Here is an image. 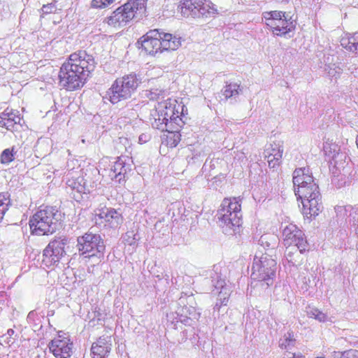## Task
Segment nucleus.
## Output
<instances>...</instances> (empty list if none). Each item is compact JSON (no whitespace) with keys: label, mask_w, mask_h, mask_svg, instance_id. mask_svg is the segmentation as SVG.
I'll return each mask as SVG.
<instances>
[{"label":"nucleus","mask_w":358,"mask_h":358,"mask_svg":"<svg viewBox=\"0 0 358 358\" xmlns=\"http://www.w3.org/2000/svg\"><path fill=\"white\" fill-rule=\"evenodd\" d=\"M132 160L127 156H120L117 157L114 165L111 168L110 176L115 178L119 182L124 180L127 175L132 171Z\"/></svg>","instance_id":"dca6fc26"},{"label":"nucleus","mask_w":358,"mask_h":358,"mask_svg":"<svg viewBox=\"0 0 358 358\" xmlns=\"http://www.w3.org/2000/svg\"><path fill=\"white\" fill-rule=\"evenodd\" d=\"M266 24L272 29L275 34L280 36H285L295 28L292 17H289L287 14L281 17L280 20L266 22Z\"/></svg>","instance_id":"a211bd4d"},{"label":"nucleus","mask_w":358,"mask_h":358,"mask_svg":"<svg viewBox=\"0 0 358 358\" xmlns=\"http://www.w3.org/2000/svg\"><path fill=\"white\" fill-rule=\"evenodd\" d=\"M258 243L264 249L272 251L278 245V237L274 234H266L259 238Z\"/></svg>","instance_id":"c85d7f7f"},{"label":"nucleus","mask_w":358,"mask_h":358,"mask_svg":"<svg viewBox=\"0 0 358 358\" xmlns=\"http://www.w3.org/2000/svg\"><path fill=\"white\" fill-rule=\"evenodd\" d=\"M295 343V338L292 331H289L284 335V339L280 343V347L282 349H289L293 347Z\"/></svg>","instance_id":"c9c22d12"},{"label":"nucleus","mask_w":358,"mask_h":358,"mask_svg":"<svg viewBox=\"0 0 358 358\" xmlns=\"http://www.w3.org/2000/svg\"><path fill=\"white\" fill-rule=\"evenodd\" d=\"M139 239V236L134 231H127L123 237L124 242L129 245H135Z\"/></svg>","instance_id":"a19ab883"},{"label":"nucleus","mask_w":358,"mask_h":358,"mask_svg":"<svg viewBox=\"0 0 358 358\" xmlns=\"http://www.w3.org/2000/svg\"><path fill=\"white\" fill-rule=\"evenodd\" d=\"M341 45L347 50L358 54V32L343 37L341 39Z\"/></svg>","instance_id":"cd10ccee"},{"label":"nucleus","mask_w":358,"mask_h":358,"mask_svg":"<svg viewBox=\"0 0 358 358\" xmlns=\"http://www.w3.org/2000/svg\"><path fill=\"white\" fill-rule=\"evenodd\" d=\"M15 153L16 152L14 151V147L5 149L0 155L1 163L3 164H8L15 159Z\"/></svg>","instance_id":"72a5a7b5"},{"label":"nucleus","mask_w":358,"mask_h":358,"mask_svg":"<svg viewBox=\"0 0 358 358\" xmlns=\"http://www.w3.org/2000/svg\"><path fill=\"white\" fill-rule=\"evenodd\" d=\"M286 249L285 250V257L287 262L292 264L293 266L295 265L299 261L296 259L299 254H301L298 248V244L293 245H285Z\"/></svg>","instance_id":"c756f323"},{"label":"nucleus","mask_w":358,"mask_h":358,"mask_svg":"<svg viewBox=\"0 0 358 358\" xmlns=\"http://www.w3.org/2000/svg\"><path fill=\"white\" fill-rule=\"evenodd\" d=\"M36 317H38L37 313L35 310L30 311L27 315V321L29 323H34V326H37L38 324L36 323ZM39 318H37V320Z\"/></svg>","instance_id":"c03bdc74"},{"label":"nucleus","mask_w":358,"mask_h":358,"mask_svg":"<svg viewBox=\"0 0 358 358\" xmlns=\"http://www.w3.org/2000/svg\"><path fill=\"white\" fill-rule=\"evenodd\" d=\"M150 115V124L153 128L162 131H172L176 128L172 127V123H168L166 120H164L163 116L160 115V110L158 108L152 110Z\"/></svg>","instance_id":"aec40b11"},{"label":"nucleus","mask_w":358,"mask_h":358,"mask_svg":"<svg viewBox=\"0 0 358 358\" xmlns=\"http://www.w3.org/2000/svg\"><path fill=\"white\" fill-rule=\"evenodd\" d=\"M164 91L159 89H151L149 91H146V96L150 100H157L159 96L162 95Z\"/></svg>","instance_id":"79ce46f5"},{"label":"nucleus","mask_w":358,"mask_h":358,"mask_svg":"<svg viewBox=\"0 0 358 358\" xmlns=\"http://www.w3.org/2000/svg\"><path fill=\"white\" fill-rule=\"evenodd\" d=\"M209 276L211 279L213 286L216 289H220L218 293L217 301H221V305L226 306L231 294V288L222 278L220 268L215 265L213 268L209 271Z\"/></svg>","instance_id":"f8f14e48"},{"label":"nucleus","mask_w":358,"mask_h":358,"mask_svg":"<svg viewBox=\"0 0 358 358\" xmlns=\"http://www.w3.org/2000/svg\"><path fill=\"white\" fill-rule=\"evenodd\" d=\"M356 143H357V148H358V134H357V138H356Z\"/></svg>","instance_id":"864d4df0"},{"label":"nucleus","mask_w":358,"mask_h":358,"mask_svg":"<svg viewBox=\"0 0 358 358\" xmlns=\"http://www.w3.org/2000/svg\"><path fill=\"white\" fill-rule=\"evenodd\" d=\"M175 127L176 128L172 131H166L171 134L169 138L171 147H176L180 141L181 135L179 132V127H181V124H180V126H176Z\"/></svg>","instance_id":"e433bc0d"},{"label":"nucleus","mask_w":358,"mask_h":358,"mask_svg":"<svg viewBox=\"0 0 358 358\" xmlns=\"http://www.w3.org/2000/svg\"><path fill=\"white\" fill-rule=\"evenodd\" d=\"M160 34L163 51L176 50L181 45L180 38L169 33L160 32Z\"/></svg>","instance_id":"393cba45"},{"label":"nucleus","mask_w":358,"mask_h":358,"mask_svg":"<svg viewBox=\"0 0 358 358\" xmlns=\"http://www.w3.org/2000/svg\"><path fill=\"white\" fill-rule=\"evenodd\" d=\"M277 269V263L271 255L265 253L261 257L255 256L251 279L260 283V286L268 288L273 283Z\"/></svg>","instance_id":"423d86ee"},{"label":"nucleus","mask_w":358,"mask_h":358,"mask_svg":"<svg viewBox=\"0 0 358 358\" xmlns=\"http://www.w3.org/2000/svg\"><path fill=\"white\" fill-rule=\"evenodd\" d=\"M286 15L285 12L279 11V10H273L270 12H265L264 13V17L266 20V22H272V21H278L280 20L284 15Z\"/></svg>","instance_id":"4c0bfd02"},{"label":"nucleus","mask_w":358,"mask_h":358,"mask_svg":"<svg viewBox=\"0 0 358 358\" xmlns=\"http://www.w3.org/2000/svg\"><path fill=\"white\" fill-rule=\"evenodd\" d=\"M217 13V9L215 8L210 7L209 4L203 3L202 1L201 5L199 6L196 11H194V17H208L211 15Z\"/></svg>","instance_id":"7c9ffc66"},{"label":"nucleus","mask_w":358,"mask_h":358,"mask_svg":"<svg viewBox=\"0 0 358 358\" xmlns=\"http://www.w3.org/2000/svg\"><path fill=\"white\" fill-rule=\"evenodd\" d=\"M111 350L110 346H96L92 345L93 358H106V356Z\"/></svg>","instance_id":"473e14b6"},{"label":"nucleus","mask_w":358,"mask_h":358,"mask_svg":"<svg viewBox=\"0 0 358 358\" xmlns=\"http://www.w3.org/2000/svg\"><path fill=\"white\" fill-rule=\"evenodd\" d=\"M10 195L8 192L0 194V222L10 205Z\"/></svg>","instance_id":"2f4dec72"},{"label":"nucleus","mask_w":358,"mask_h":358,"mask_svg":"<svg viewBox=\"0 0 358 358\" xmlns=\"http://www.w3.org/2000/svg\"><path fill=\"white\" fill-rule=\"evenodd\" d=\"M161 34L158 29L150 30L141 37L138 43L141 44L142 48L149 55H155L159 51L162 52Z\"/></svg>","instance_id":"4468645a"},{"label":"nucleus","mask_w":358,"mask_h":358,"mask_svg":"<svg viewBox=\"0 0 358 358\" xmlns=\"http://www.w3.org/2000/svg\"><path fill=\"white\" fill-rule=\"evenodd\" d=\"M295 194L301 200L306 216H316L323 208L322 195L318 185L305 168L296 169L293 173Z\"/></svg>","instance_id":"f03ea898"},{"label":"nucleus","mask_w":358,"mask_h":358,"mask_svg":"<svg viewBox=\"0 0 358 358\" xmlns=\"http://www.w3.org/2000/svg\"><path fill=\"white\" fill-rule=\"evenodd\" d=\"M221 301L220 302H217L214 306V310H220V308L221 307Z\"/></svg>","instance_id":"603ef678"},{"label":"nucleus","mask_w":358,"mask_h":358,"mask_svg":"<svg viewBox=\"0 0 358 358\" xmlns=\"http://www.w3.org/2000/svg\"><path fill=\"white\" fill-rule=\"evenodd\" d=\"M344 358H358V350L350 349L345 350Z\"/></svg>","instance_id":"a18cd8bd"},{"label":"nucleus","mask_w":358,"mask_h":358,"mask_svg":"<svg viewBox=\"0 0 358 358\" xmlns=\"http://www.w3.org/2000/svg\"><path fill=\"white\" fill-rule=\"evenodd\" d=\"M60 213L54 207L46 206L38 210L29 220L32 234L49 235L56 231L59 227Z\"/></svg>","instance_id":"20e7f679"},{"label":"nucleus","mask_w":358,"mask_h":358,"mask_svg":"<svg viewBox=\"0 0 358 358\" xmlns=\"http://www.w3.org/2000/svg\"><path fill=\"white\" fill-rule=\"evenodd\" d=\"M95 68L94 57L84 50L71 54L60 68L59 85L67 90H75L84 85Z\"/></svg>","instance_id":"f257e3e1"},{"label":"nucleus","mask_w":358,"mask_h":358,"mask_svg":"<svg viewBox=\"0 0 358 358\" xmlns=\"http://www.w3.org/2000/svg\"><path fill=\"white\" fill-rule=\"evenodd\" d=\"M348 342L351 345L358 348V339L356 337H350Z\"/></svg>","instance_id":"8fccbe9b"},{"label":"nucleus","mask_w":358,"mask_h":358,"mask_svg":"<svg viewBox=\"0 0 358 358\" xmlns=\"http://www.w3.org/2000/svg\"><path fill=\"white\" fill-rule=\"evenodd\" d=\"M20 117L16 115L12 109L6 108L0 113V124L8 130H11L14 125L20 123Z\"/></svg>","instance_id":"5701e85b"},{"label":"nucleus","mask_w":358,"mask_h":358,"mask_svg":"<svg viewBox=\"0 0 358 358\" xmlns=\"http://www.w3.org/2000/svg\"><path fill=\"white\" fill-rule=\"evenodd\" d=\"M107 338H102V337H100L97 341L96 343H94L92 344V345H96V346H110L111 347V344L110 343H108V341H107Z\"/></svg>","instance_id":"49530a36"},{"label":"nucleus","mask_w":358,"mask_h":358,"mask_svg":"<svg viewBox=\"0 0 358 358\" xmlns=\"http://www.w3.org/2000/svg\"><path fill=\"white\" fill-rule=\"evenodd\" d=\"M76 248L79 255L84 258L101 259L104 255L106 245L100 234L87 232L77 238Z\"/></svg>","instance_id":"6e6552de"},{"label":"nucleus","mask_w":358,"mask_h":358,"mask_svg":"<svg viewBox=\"0 0 358 358\" xmlns=\"http://www.w3.org/2000/svg\"><path fill=\"white\" fill-rule=\"evenodd\" d=\"M283 358H304L301 354L292 353L287 352L284 354Z\"/></svg>","instance_id":"de8ad7c7"},{"label":"nucleus","mask_w":358,"mask_h":358,"mask_svg":"<svg viewBox=\"0 0 358 358\" xmlns=\"http://www.w3.org/2000/svg\"><path fill=\"white\" fill-rule=\"evenodd\" d=\"M307 314L310 317H313L320 322H325L327 317L326 314L313 308L308 310Z\"/></svg>","instance_id":"ea45409f"},{"label":"nucleus","mask_w":358,"mask_h":358,"mask_svg":"<svg viewBox=\"0 0 358 358\" xmlns=\"http://www.w3.org/2000/svg\"><path fill=\"white\" fill-rule=\"evenodd\" d=\"M332 173V183L338 188L350 184L353 176V166L346 159L334 163L331 169Z\"/></svg>","instance_id":"9d476101"},{"label":"nucleus","mask_w":358,"mask_h":358,"mask_svg":"<svg viewBox=\"0 0 358 358\" xmlns=\"http://www.w3.org/2000/svg\"><path fill=\"white\" fill-rule=\"evenodd\" d=\"M344 354H345V351L344 352L334 351L332 352L331 356L334 358H344Z\"/></svg>","instance_id":"09e8293b"},{"label":"nucleus","mask_w":358,"mask_h":358,"mask_svg":"<svg viewBox=\"0 0 358 358\" xmlns=\"http://www.w3.org/2000/svg\"><path fill=\"white\" fill-rule=\"evenodd\" d=\"M15 334V331L12 329H9L8 331H7V335L9 336V337H11L13 334Z\"/></svg>","instance_id":"3c124183"},{"label":"nucleus","mask_w":358,"mask_h":358,"mask_svg":"<svg viewBox=\"0 0 358 358\" xmlns=\"http://www.w3.org/2000/svg\"><path fill=\"white\" fill-rule=\"evenodd\" d=\"M194 301V298L192 295H187L181 296L178 300V304L180 306H182L181 310L180 312L181 316L184 315L187 317V320H198L200 313L196 312L195 308L192 306H187V304L192 303Z\"/></svg>","instance_id":"6ab92c4d"},{"label":"nucleus","mask_w":358,"mask_h":358,"mask_svg":"<svg viewBox=\"0 0 358 358\" xmlns=\"http://www.w3.org/2000/svg\"><path fill=\"white\" fill-rule=\"evenodd\" d=\"M69 243L66 237H58L51 241L43 252V263L48 267L56 265L66 255V246Z\"/></svg>","instance_id":"1a4fd4ad"},{"label":"nucleus","mask_w":358,"mask_h":358,"mask_svg":"<svg viewBox=\"0 0 358 358\" xmlns=\"http://www.w3.org/2000/svg\"><path fill=\"white\" fill-rule=\"evenodd\" d=\"M325 155L331 159V164L346 159L347 155L345 152H340L339 146L336 143H327L324 145Z\"/></svg>","instance_id":"b1692460"},{"label":"nucleus","mask_w":358,"mask_h":358,"mask_svg":"<svg viewBox=\"0 0 358 358\" xmlns=\"http://www.w3.org/2000/svg\"><path fill=\"white\" fill-rule=\"evenodd\" d=\"M202 0H181L178 10L184 17H194V11L201 5Z\"/></svg>","instance_id":"4be33fe9"},{"label":"nucleus","mask_w":358,"mask_h":358,"mask_svg":"<svg viewBox=\"0 0 358 358\" xmlns=\"http://www.w3.org/2000/svg\"><path fill=\"white\" fill-rule=\"evenodd\" d=\"M115 0H92V6L94 8H104L110 3H112Z\"/></svg>","instance_id":"37998d69"},{"label":"nucleus","mask_w":358,"mask_h":358,"mask_svg":"<svg viewBox=\"0 0 358 358\" xmlns=\"http://www.w3.org/2000/svg\"><path fill=\"white\" fill-rule=\"evenodd\" d=\"M83 181V178H78L77 179H69L66 182V184L69 187H70L72 189L76 190L79 193L85 192V185L82 184Z\"/></svg>","instance_id":"f704fd0d"},{"label":"nucleus","mask_w":358,"mask_h":358,"mask_svg":"<svg viewBox=\"0 0 358 358\" xmlns=\"http://www.w3.org/2000/svg\"><path fill=\"white\" fill-rule=\"evenodd\" d=\"M141 83L139 75L131 73L117 78L106 92V97L113 103L130 98Z\"/></svg>","instance_id":"39448f33"},{"label":"nucleus","mask_w":358,"mask_h":358,"mask_svg":"<svg viewBox=\"0 0 358 358\" xmlns=\"http://www.w3.org/2000/svg\"><path fill=\"white\" fill-rule=\"evenodd\" d=\"M240 199H224L217 210V217L222 231L229 236L235 234L242 224V213Z\"/></svg>","instance_id":"7ed1b4c3"},{"label":"nucleus","mask_w":358,"mask_h":358,"mask_svg":"<svg viewBox=\"0 0 358 358\" xmlns=\"http://www.w3.org/2000/svg\"><path fill=\"white\" fill-rule=\"evenodd\" d=\"M282 153L283 148L280 142L271 143L264 150V157L267 159V162L270 168L274 169L280 165Z\"/></svg>","instance_id":"f3484780"},{"label":"nucleus","mask_w":358,"mask_h":358,"mask_svg":"<svg viewBox=\"0 0 358 358\" xmlns=\"http://www.w3.org/2000/svg\"><path fill=\"white\" fill-rule=\"evenodd\" d=\"M348 159V162H349L350 163H351V162H350V158H348V157H347V158H346V159Z\"/></svg>","instance_id":"6e6d98bb"},{"label":"nucleus","mask_w":358,"mask_h":358,"mask_svg":"<svg viewBox=\"0 0 358 358\" xmlns=\"http://www.w3.org/2000/svg\"><path fill=\"white\" fill-rule=\"evenodd\" d=\"M329 74L331 75V76H334L335 74H334L333 73H331V71H329Z\"/></svg>","instance_id":"5fc2aeb1"},{"label":"nucleus","mask_w":358,"mask_h":358,"mask_svg":"<svg viewBox=\"0 0 358 358\" xmlns=\"http://www.w3.org/2000/svg\"><path fill=\"white\" fill-rule=\"evenodd\" d=\"M358 209H354L352 206H337L335 207V212L338 221L343 222L347 221L349 218L350 222H353V217L355 215V212H357Z\"/></svg>","instance_id":"a878e982"},{"label":"nucleus","mask_w":358,"mask_h":358,"mask_svg":"<svg viewBox=\"0 0 358 358\" xmlns=\"http://www.w3.org/2000/svg\"><path fill=\"white\" fill-rule=\"evenodd\" d=\"M96 224L108 227L110 228H117L122 222L121 215L113 208H103L99 210L95 215Z\"/></svg>","instance_id":"2eb2a0df"},{"label":"nucleus","mask_w":358,"mask_h":358,"mask_svg":"<svg viewBox=\"0 0 358 358\" xmlns=\"http://www.w3.org/2000/svg\"><path fill=\"white\" fill-rule=\"evenodd\" d=\"M48 348L57 358H69L73 352V343L69 337L60 334L50 342Z\"/></svg>","instance_id":"ddd939ff"},{"label":"nucleus","mask_w":358,"mask_h":358,"mask_svg":"<svg viewBox=\"0 0 358 358\" xmlns=\"http://www.w3.org/2000/svg\"><path fill=\"white\" fill-rule=\"evenodd\" d=\"M282 237L284 245L297 243L301 252L308 250V244L304 234L296 225L290 223L282 226Z\"/></svg>","instance_id":"9b49d317"},{"label":"nucleus","mask_w":358,"mask_h":358,"mask_svg":"<svg viewBox=\"0 0 358 358\" xmlns=\"http://www.w3.org/2000/svg\"><path fill=\"white\" fill-rule=\"evenodd\" d=\"M61 10V8L57 7V1L56 0H53L51 3L43 5L41 8L43 15L56 13L58 10Z\"/></svg>","instance_id":"58836bf2"},{"label":"nucleus","mask_w":358,"mask_h":358,"mask_svg":"<svg viewBox=\"0 0 358 358\" xmlns=\"http://www.w3.org/2000/svg\"><path fill=\"white\" fill-rule=\"evenodd\" d=\"M243 87L236 83L227 84L222 90V95L226 99H231L236 101V98L243 92Z\"/></svg>","instance_id":"bb28decb"},{"label":"nucleus","mask_w":358,"mask_h":358,"mask_svg":"<svg viewBox=\"0 0 358 358\" xmlns=\"http://www.w3.org/2000/svg\"><path fill=\"white\" fill-rule=\"evenodd\" d=\"M158 108L160 110V115L163 116L164 120H166L168 123H172V127L180 126L183 122L178 115V112L175 113L174 107L170 105L169 106H159Z\"/></svg>","instance_id":"412c9836"},{"label":"nucleus","mask_w":358,"mask_h":358,"mask_svg":"<svg viewBox=\"0 0 358 358\" xmlns=\"http://www.w3.org/2000/svg\"><path fill=\"white\" fill-rule=\"evenodd\" d=\"M145 10L143 0H130L113 11L110 16L104 20V22L114 27H124L138 13L141 14Z\"/></svg>","instance_id":"0eeeda50"}]
</instances>
